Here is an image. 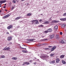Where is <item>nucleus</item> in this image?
Segmentation results:
<instances>
[{
    "instance_id": "obj_12",
    "label": "nucleus",
    "mask_w": 66,
    "mask_h": 66,
    "mask_svg": "<svg viewBox=\"0 0 66 66\" xmlns=\"http://www.w3.org/2000/svg\"><path fill=\"white\" fill-rule=\"evenodd\" d=\"M55 60H53L52 61L50 62V64H54L55 63Z\"/></svg>"
},
{
    "instance_id": "obj_17",
    "label": "nucleus",
    "mask_w": 66,
    "mask_h": 66,
    "mask_svg": "<svg viewBox=\"0 0 66 66\" xmlns=\"http://www.w3.org/2000/svg\"><path fill=\"white\" fill-rule=\"evenodd\" d=\"M60 62V59L57 58L56 59V63H59Z\"/></svg>"
},
{
    "instance_id": "obj_39",
    "label": "nucleus",
    "mask_w": 66,
    "mask_h": 66,
    "mask_svg": "<svg viewBox=\"0 0 66 66\" xmlns=\"http://www.w3.org/2000/svg\"><path fill=\"white\" fill-rule=\"evenodd\" d=\"M43 21V20L41 19H40L39 20V22H41V21Z\"/></svg>"
},
{
    "instance_id": "obj_54",
    "label": "nucleus",
    "mask_w": 66,
    "mask_h": 66,
    "mask_svg": "<svg viewBox=\"0 0 66 66\" xmlns=\"http://www.w3.org/2000/svg\"><path fill=\"white\" fill-rule=\"evenodd\" d=\"M6 11H7V10H6Z\"/></svg>"
},
{
    "instance_id": "obj_8",
    "label": "nucleus",
    "mask_w": 66,
    "mask_h": 66,
    "mask_svg": "<svg viewBox=\"0 0 66 66\" xmlns=\"http://www.w3.org/2000/svg\"><path fill=\"white\" fill-rule=\"evenodd\" d=\"M60 20L61 21H66V18H61L60 19Z\"/></svg>"
},
{
    "instance_id": "obj_55",
    "label": "nucleus",
    "mask_w": 66,
    "mask_h": 66,
    "mask_svg": "<svg viewBox=\"0 0 66 66\" xmlns=\"http://www.w3.org/2000/svg\"><path fill=\"white\" fill-rule=\"evenodd\" d=\"M24 46H25V45H24Z\"/></svg>"
},
{
    "instance_id": "obj_40",
    "label": "nucleus",
    "mask_w": 66,
    "mask_h": 66,
    "mask_svg": "<svg viewBox=\"0 0 66 66\" xmlns=\"http://www.w3.org/2000/svg\"><path fill=\"white\" fill-rule=\"evenodd\" d=\"M34 39H30V41H33V40H34Z\"/></svg>"
},
{
    "instance_id": "obj_24",
    "label": "nucleus",
    "mask_w": 66,
    "mask_h": 66,
    "mask_svg": "<svg viewBox=\"0 0 66 66\" xmlns=\"http://www.w3.org/2000/svg\"><path fill=\"white\" fill-rule=\"evenodd\" d=\"M37 20H33L31 21V22H32V24H34V21H36Z\"/></svg>"
},
{
    "instance_id": "obj_5",
    "label": "nucleus",
    "mask_w": 66,
    "mask_h": 66,
    "mask_svg": "<svg viewBox=\"0 0 66 66\" xmlns=\"http://www.w3.org/2000/svg\"><path fill=\"white\" fill-rule=\"evenodd\" d=\"M10 49V48L9 47L7 48H5L3 49L4 51H7Z\"/></svg>"
},
{
    "instance_id": "obj_28",
    "label": "nucleus",
    "mask_w": 66,
    "mask_h": 66,
    "mask_svg": "<svg viewBox=\"0 0 66 66\" xmlns=\"http://www.w3.org/2000/svg\"><path fill=\"white\" fill-rule=\"evenodd\" d=\"M1 58H0V59H2V58H5V56L4 55H2L1 56Z\"/></svg>"
},
{
    "instance_id": "obj_1",
    "label": "nucleus",
    "mask_w": 66,
    "mask_h": 66,
    "mask_svg": "<svg viewBox=\"0 0 66 66\" xmlns=\"http://www.w3.org/2000/svg\"><path fill=\"white\" fill-rule=\"evenodd\" d=\"M10 16V15L9 14L5 15L3 17V19H5L6 18H7V17H9Z\"/></svg>"
},
{
    "instance_id": "obj_44",
    "label": "nucleus",
    "mask_w": 66,
    "mask_h": 66,
    "mask_svg": "<svg viewBox=\"0 0 66 66\" xmlns=\"http://www.w3.org/2000/svg\"><path fill=\"white\" fill-rule=\"evenodd\" d=\"M3 7L4 8V9H5V6H3Z\"/></svg>"
},
{
    "instance_id": "obj_33",
    "label": "nucleus",
    "mask_w": 66,
    "mask_h": 66,
    "mask_svg": "<svg viewBox=\"0 0 66 66\" xmlns=\"http://www.w3.org/2000/svg\"><path fill=\"white\" fill-rule=\"evenodd\" d=\"M12 2H13L14 3H16V1H15V0H13Z\"/></svg>"
},
{
    "instance_id": "obj_47",
    "label": "nucleus",
    "mask_w": 66,
    "mask_h": 66,
    "mask_svg": "<svg viewBox=\"0 0 66 66\" xmlns=\"http://www.w3.org/2000/svg\"><path fill=\"white\" fill-rule=\"evenodd\" d=\"M27 40H28V41H30V39H27Z\"/></svg>"
},
{
    "instance_id": "obj_22",
    "label": "nucleus",
    "mask_w": 66,
    "mask_h": 66,
    "mask_svg": "<svg viewBox=\"0 0 66 66\" xmlns=\"http://www.w3.org/2000/svg\"><path fill=\"white\" fill-rule=\"evenodd\" d=\"M64 56H65L64 55H61L60 56V57L61 59H63V58L64 57Z\"/></svg>"
},
{
    "instance_id": "obj_45",
    "label": "nucleus",
    "mask_w": 66,
    "mask_h": 66,
    "mask_svg": "<svg viewBox=\"0 0 66 66\" xmlns=\"http://www.w3.org/2000/svg\"><path fill=\"white\" fill-rule=\"evenodd\" d=\"M6 34H9V32H6Z\"/></svg>"
},
{
    "instance_id": "obj_3",
    "label": "nucleus",
    "mask_w": 66,
    "mask_h": 66,
    "mask_svg": "<svg viewBox=\"0 0 66 66\" xmlns=\"http://www.w3.org/2000/svg\"><path fill=\"white\" fill-rule=\"evenodd\" d=\"M47 57H48V56L46 55H43L40 56V57L42 59H45V58H47Z\"/></svg>"
},
{
    "instance_id": "obj_19",
    "label": "nucleus",
    "mask_w": 66,
    "mask_h": 66,
    "mask_svg": "<svg viewBox=\"0 0 66 66\" xmlns=\"http://www.w3.org/2000/svg\"><path fill=\"white\" fill-rule=\"evenodd\" d=\"M22 52L23 53H28V52L27 51H25L24 50H22Z\"/></svg>"
},
{
    "instance_id": "obj_11",
    "label": "nucleus",
    "mask_w": 66,
    "mask_h": 66,
    "mask_svg": "<svg viewBox=\"0 0 66 66\" xmlns=\"http://www.w3.org/2000/svg\"><path fill=\"white\" fill-rule=\"evenodd\" d=\"M47 31L49 32H51L52 31V29L49 28L47 30Z\"/></svg>"
},
{
    "instance_id": "obj_18",
    "label": "nucleus",
    "mask_w": 66,
    "mask_h": 66,
    "mask_svg": "<svg viewBox=\"0 0 66 66\" xmlns=\"http://www.w3.org/2000/svg\"><path fill=\"white\" fill-rule=\"evenodd\" d=\"M54 28L56 30L57 29H58V26H55L54 27Z\"/></svg>"
},
{
    "instance_id": "obj_29",
    "label": "nucleus",
    "mask_w": 66,
    "mask_h": 66,
    "mask_svg": "<svg viewBox=\"0 0 66 66\" xmlns=\"http://www.w3.org/2000/svg\"><path fill=\"white\" fill-rule=\"evenodd\" d=\"M47 40V39H42L41 40V41H44L45 40Z\"/></svg>"
},
{
    "instance_id": "obj_26",
    "label": "nucleus",
    "mask_w": 66,
    "mask_h": 66,
    "mask_svg": "<svg viewBox=\"0 0 66 66\" xmlns=\"http://www.w3.org/2000/svg\"><path fill=\"white\" fill-rule=\"evenodd\" d=\"M56 38H57V39H58V38L59 37V35H56Z\"/></svg>"
},
{
    "instance_id": "obj_49",
    "label": "nucleus",
    "mask_w": 66,
    "mask_h": 66,
    "mask_svg": "<svg viewBox=\"0 0 66 66\" xmlns=\"http://www.w3.org/2000/svg\"><path fill=\"white\" fill-rule=\"evenodd\" d=\"M42 38H43V37H44L43 36H42Z\"/></svg>"
},
{
    "instance_id": "obj_42",
    "label": "nucleus",
    "mask_w": 66,
    "mask_h": 66,
    "mask_svg": "<svg viewBox=\"0 0 66 66\" xmlns=\"http://www.w3.org/2000/svg\"><path fill=\"white\" fill-rule=\"evenodd\" d=\"M14 8H15L14 7H12V10H13L14 9Z\"/></svg>"
},
{
    "instance_id": "obj_23",
    "label": "nucleus",
    "mask_w": 66,
    "mask_h": 66,
    "mask_svg": "<svg viewBox=\"0 0 66 66\" xmlns=\"http://www.w3.org/2000/svg\"><path fill=\"white\" fill-rule=\"evenodd\" d=\"M54 35H52L50 37L51 38H53V37H54Z\"/></svg>"
},
{
    "instance_id": "obj_53",
    "label": "nucleus",
    "mask_w": 66,
    "mask_h": 66,
    "mask_svg": "<svg viewBox=\"0 0 66 66\" xmlns=\"http://www.w3.org/2000/svg\"><path fill=\"white\" fill-rule=\"evenodd\" d=\"M6 5V4H5V5Z\"/></svg>"
},
{
    "instance_id": "obj_34",
    "label": "nucleus",
    "mask_w": 66,
    "mask_h": 66,
    "mask_svg": "<svg viewBox=\"0 0 66 66\" xmlns=\"http://www.w3.org/2000/svg\"><path fill=\"white\" fill-rule=\"evenodd\" d=\"M48 32V31H44L45 33H47Z\"/></svg>"
},
{
    "instance_id": "obj_9",
    "label": "nucleus",
    "mask_w": 66,
    "mask_h": 66,
    "mask_svg": "<svg viewBox=\"0 0 66 66\" xmlns=\"http://www.w3.org/2000/svg\"><path fill=\"white\" fill-rule=\"evenodd\" d=\"M56 23L57 22H59V21L56 20H54L52 21V23Z\"/></svg>"
},
{
    "instance_id": "obj_14",
    "label": "nucleus",
    "mask_w": 66,
    "mask_h": 66,
    "mask_svg": "<svg viewBox=\"0 0 66 66\" xmlns=\"http://www.w3.org/2000/svg\"><path fill=\"white\" fill-rule=\"evenodd\" d=\"M21 16H19V17H17L15 19V20H18V19H20V18H21Z\"/></svg>"
},
{
    "instance_id": "obj_36",
    "label": "nucleus",
    "mask_w": 66,
    "mask_h": 66,
    "mask_svg": "<svg viewBox=\"0 0 66 66\" xmlns=\"http://www.w3.org/2000/svg\"><path fill=\"white\" fill-rule=\"evenodd\" d=\"M20 48H21V49H26V48H22L21 47H20Z\"/></svg>"
},
{
    "instance_id": "obj_10",
    "label": "nucleus",
    "mask_w": 66,
    "mask_h": 66,
    "mask_svg": "<svg viewBox=\"0 0 66 66\" xmlns=\"http://www.w3.org/2000/svg\"><path fill=\"white\" fill-rule=\"evenodd\" d=\"M56 48V46H54L52 48V50H51V51H54V49Z\"/></svg>"
},
{
    "instance_id": "obj_50",
    "label": "nucleus",
    "mask_w": 66,
    "mask_h": 66,
    "mask_svg": "<svg viewBox=\"0 0 66 66\" xmlns=\"http://www.w3.org/2000/svg\"><path fill=\"white\" fill-rule=\"evenodd\" d=\"M32 61V60H30L29 61L30 62H31Z\"/></svg>"
},
{
    "instance_id": "obj_52",
    "label": "nucleus",
    "mask_w": 66,
    "mask_h": 66,
    "mask_svg": "<svg viewBox=\"0 0 66 66\" xmlns=\"http://www.w3.org/2000/svg\"><path fill=\"white\" fill-rule=\"evenodd\" d=\"M57 13H59V11H57Z\"/></svg>"
},
{
    "instance_id": "obj_13",
    "label": "nucleus",
    "mask_w": 66,
    "mask_h": 66,
    "mask_svg": "<svg viewBox=\"0 0 66 66\" xmlns=\"http://www.w3.org/2000/svg\"><path fill=\"white\" fill-rule=\"evenodd\" d=\"M65 26H66V24H63L61 26V28H62V29H63V28H65Z\"/></svg>"
},
{
    "instance_id": "obj_2",
    "label": "nucleus",
    "mask_w": 66,
    "mask_h": 66,
    "mask_svg": "<svg viewBox=\"0 0 66 66\" xmlns=\"http://www.w3.org/2000/svg\"><path fill=\"white\" fill-rule=\"evenodd\" d=\"M26 64H27V65H29L30 64V63L29 62H24L23 63V64H22L23 66L24 65H25Z\"/></svg>"
},
{
    "instance_id": "obj_25",
    "label": "nucleus",
    "mask_w": 66,
    "mask_h": 66,
    "mask_svg": "<svg viewBox=\"0 0 66 66\" xmlns=\"http://www.w3.org/2000/svg\"><path fill=\"white\" fill-rule=\"evenodd\" d=\"M32 15V14L31 13H28V14H27V15H26V16H30V15Z\"/></svg>"
},
{
    "instance_id": "obj_32",
    "label": "nucleus",
    "mask_w": 66,
    "mask_h": 66,
    "mask_svg": "<svg viewBox=\"0 0 66 66\" xmlns=\"http://www.w3.org/2000/svg\"><path fill=\"white\" fill-rule=\"evenodd\" d=\"M35 23H36V24H38V23H39L38 21H36Z\"/></svg>"
},
{
    "instance_id": "obj_38",
    "label": "nucleus",
    "mask_w": 66,
    "mask_h": 66,
    "mask_svg": "<svg viewBox=\"0 0 66 66\" xmlns=\"http://www.w3.org/2000/svg\"><path fill=\"white\" fill-rule=\"evenodd\" d=\"M49 49V48H45V50H48Z\"/></svg>"
},
{
    "instance_id": "obj_20",
    "label": "nucleus",
    "mask_w": 66,
    "mask_h": 66,
    "mask_svg": "<svg viewBox=\"0 0 66 66\" xmlns=\"http://www.w3.org/2000/svg\"><path fill=\"white\" fill-rule=\"evenodd\" d=\"M44 23L45 24H49V22H48V21H46L44 22Z\"/></svg>"
},
{
    "instance_id": "obj_16",
    "label": "nucleus",
    "mask_w": 66,
    "mask_h": 66,
    "mask_svg": "<svg viewBox=\"0 0 66 66\" xmlns=\"http://www.w3.org/2000/svg\"><path fill=\"white\" fill-rule=\"evenodd\" d=\"M12 60H17V57H13L12 58Z\"/></svg>"
},
{
    "instance_id": "obj_27",
    "label": "nucleus",
    "mask_w": 66,
    "mask_h": 66,
    "mask_svg": "<svg viewBox=\"0 0 66 66\" xmlns=\"http://www.w3.org/2000/svg\"><path fill=\"white\" fill-rule=\"evenodd\" d=\"M37 46L38 47H40V43H38L37 44Z\"/></svg>"
},
{
    "instance_id": "obj_7",
    "label": "nucleus",
    "mask_w": 66,
    "mask_h": 66,
    "mask_svg": "<svg viewBox=\"0 0 66 66\" xmlns=\"http://www.w3.org/2000/svg\"><path fill=\"white\" fill-rule=\"evenodd\" d=\"M61 42L62 44H66V40H62L61 41Z\"/></svg>"
},
{
    "instance_id": "obj_6",
    "label": "nucleus",
    "mask_w": 66,
    "mask_h": 66,
    "mask_svg": "<svg viewBox=\"0 0 66 66\" xmlns=\"http://www.w3.org/2000/svg\"><path fill=\"white\" fill-rule=\"evenodd\" d=\"M12 28H13V26L12 25H10L7 27V29H12Z\"/></svg>"
},
{
    "instance_id": "obj_4",
    "label": "nucleus",
    "mask_w": 66,
    "mask_h": 66,
    "mask_svg": "<svg viewBox=\"0 0 66 66\" xmlns=\"http://www.w3.org/2000/svg\"><path fill=\"white\" fill-rule=\"evenodd\" d=\"M12 39V37L9 36L7 37V40L8 41H11Z\"/></svg>"
},
{
    "instance_id": "obj_43",
    "label": "nucleus",
    "mask_w": 66,
    "mask_h": 66,
    "mask_svg": "<svg viewBox=\"0 0 66 66\" xmlns=\"http://www.w3.org/2000/svg\"><path fill=\"white\" fill-rule=\"evenodd\" d=\"M52 47L51 46H48V47H49V48H51Z\"/></svg>"
},
{
    "instance_id": "obj_35",
    "label": "nucleus",
    "mask_w": 66,
    "mask_h": 66,
    "mask_svg": "<svg viewBox=\"0 0 66 66\" xmlns=\"http://www.w3.org/2000/svg\"><path fill=\"white\" fill-rule=\"evenodd\" d=\"M63 16H66V13H64L63 15Z\"/></svg>"
},
{
    "instance_id": "obj_31",
    "label": "nucleus",
    "mask_w": 66,
    "mask_h": 66,
    "mask_svg": "<svg viewBox=\"0 0 66 66\" xmlns=\"http://www.w3.org/2000/svg\"><path fill=\"white\" fill-rule=\"evenodd\" d=\"M38 27H44V25H40Z\"/></svg>"
},
{
    "instance_id": "obj_21",
    "label": "nucleus",
    "mask_w": 66,
    "mask_h": 66,
    "mask_svg": "<svg viewBox=\"0 0 66 66\" xmlns=\"http://www.w3.org/2000/svg\"><path fill=\"white\" fill-rule=\"evenodd\" d=\"M62 62L63 64H66V62H65V61L64 60H62Z\"/></svg>"
},
{
    "instance_id": "obj_15",
    "label": "nucleus",
    "mask_w": 66,
    "mask_h": 66,
    "mask_svg": "<svg viewBox=\"0 0 66 66\" xmlns=\"http://www.w3.org/2000/svg\"><path fill=\"white\" fill-rule=\"evenodd\" d=\"M5 2H6V1H1L0 2V3L2 4L3 3H5Z\"/></svg>"
},
{
    "instance_id": "obj_48",
    "label": "nucleus",
    "mask_w": 66,
    "mask_h": 66,
    "mask_svg": "<svg viewBox=\"0 0 66 66\" xmlns=\"http://www.w3.org/2000/svg\"><path fill=\"white\" fill-rule=\"evenodd\" d=\"M0 7H1V4H0Z\"/></svg>"
},
{
    "instance_id": "obj_46",
    "label": "nucleus",
    "mask_w": 66,
    "mask_h": 66,
    "mask_svg": "<svg viewBox=\"0 0 66 66\" xmlns=\"http://www.w3.org/2000/svg\"><path fill=\"white\" fill-rule=\"evenodd\" d=\"M17 2H18V0H15Z\"/></svg>"
},
{
    "instance_id": "obj_30",
    "label": "nucleus",
    "mask_w": 66,
    "mask_h": 66,
    "mask_svg": "<svg viewBox=\"0 0 66 66\" xmlns=\"http://www.w3.org/2000/svg\"><path fill=\"white\" fill-rule=\"evenodd\" d=\"M54 55V54H52L50 55V56H51V57H52V56H53V55Z\"/></svg>"
},
{
    "instance_id": "obj_37",
    "label": "nucleus",
    "mask_w": 66,
    "mask_h": 66,
    "mask_svg": "<svg viewBox=\"0 0 66 66\" xmlns=\"http://www.w3.org/2000/svg\"><path fill=\"white\" fill-rule=\"evenodd\" d=\"M60 35H62V34H63V32H60Z\"/></svg>"
},
{
    "instance_id": "obj_41",
    "label": "nucleus",
    "mask_w": 66,
    "mask_h": 66,
    "mask_svg": "<svg viewBox=\"0 0 66 66\" xmlns=\"http://www.w3.org/2000/svg\"><path fill=\"white\" fill-rule=\"evenodd\" d=\"M33 63L34 65H36L37 64V62H34Z\"/></svg>"
},
{
    "instance_id": "obj_51",
    "label": "nucleus",
    "mask_w": 66,
    "mask_h": 66,
    "mask_svg": "<svg viewBox=\"0 0 66 66\" xmlns=\"http://www.w3.org/2000/svg\"><path fill=\"white\" fill-rule=\"evenodd\" d=\"M1 12V10H0V13Z\"/></svg>"
}]
</instances>
